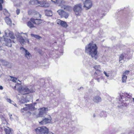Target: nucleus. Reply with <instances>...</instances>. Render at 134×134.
I'll return each instance as SVG.
<instances>
[{
	"label": "nucleus",
	"mask_w": 134,
	"mask_h": 134,
	"mask_svg": "<svg viewBox=\"0 0 134 134\" xmlns=\"http://www.w3.org/2000/svg\"><path fill=\"white\" fill-rule=\"evenodd\" d=\"M105 14H104L103 15H104V16H105Z\"/></svg>",
	"instance_id": "680f3d73"
},
{
	"label": "nucleus",
	"mask_w": 134,
	"mask_h": 134,
	"mask_svg": "<svg viewBox=\"0 0 134 134\" xmlns=\"http://www.w3.org/2000/svg\"><path fill=\"white\" fill-rule=\"evenodd\" d=\"M39 16L41 17V15L40 14H39Z\"/></svg>",
	"instance_id": "bf43d9fd"
},
{
	"label": "nucleus",
	"mask_w": 134,
	"mask_h": 134,
	"mask_svg": "<svg viewBox=\"0 0 134 134\" xmlns=\"http://www.w3.org/2000/svg\"><path fill=\"white\" fill-rule=\"evenodd\" d=\"M4 20L5 22L8 25H10L12 24V20L8 17H6L5 18Z\"/></svg>",
	"instance_id": "2eb2a0df"
},
{
	"label": "nucleus",
	"mask_w": 134,
	"mask_h": 134,
	"mask_svg": "<svg viewBox=\"0 0 134 134\" xmlns=\"http://www.w3.org/2000/svg\"><path fill=\"white\" fill-rule=\"evenodd\" d=\"M9 115L10 117V118H11V117L12 116V115L10 113H9Z\"/></svg>",
	"instance_id": "c03bdc74"
},
{
	"label": "nucleus",
	"mask_w": 134,
	"mask_h": 134,
	"mask_svg": "<svg viewBox=\"0 0 134 134\" xmlns=\"http://www.w3.org/2000/svg\"><path fill=\"white\" fill-rule=\"evenodd\" d=\"M31 36L32 37H35L37 39H40L41 38V37H40L39 36L37 35H34V34H31Z\"/></svg>",
	"instance_id": "a878e982"
},
{
	"label": "nucleus",
	"mask_w": 134,
	"mask_h": 134,
	"mask_svg": "<svg viewBox=\"0 0 134 134\" xmlns=\"http://www.w3.org/2000/svg\"><path fill=\"white\" fill-rule=\"evenodd\" d=\"M25 39L27 41V42L28 43H29V40L28 39Z\"/></svg>",
	"instance_id": "49530a36"
},
{
	"label": "nucleus",
	"mask_w": 134,
	"mask_h": 134,
	"mask_svg": "<svg viewBox=\"0 0 134 134\" xmlns=\"http://www.w3.org/2000/svg\"><path fill=\"white\" fill-rule=\"evenodd\" d=\"M36 103L35 102L34 103V105L36 104Z\"/></svg>",
	"instance_id": "603ef678"
},
{
	"label": "nucleus",
	"mask_w": 134,
	"mask_h": 134,
	"mask_svg": "<svg viewBox=\"0 0 134 134\" xmlns=\"http://www.w3.org/2000/svg\"><path fill=\"white\" fill-rule=\"evenodd\" d=\"M5 36H7V34L6 32H5Z\"/></svg>",
	"instance_id": "09e8293b"
},
{
	"label": "nucleus",
	"mask_w": 134,
	"mask_h": 134,
	"mask_svg": "<svg viewBox=\"0 0 134 134\" xmlns=\"http://www.w3.org/2000/svg\"><path fill=\"white\" fill-rule=\"evenodd\" d=\"M48 110V109L47 108L42 107L40 108L39 110V116L45 117Z\"/></svg>",
	"instance_id": "20e7f679"
},
{
	"label": "nucleus",
	"mask_w": 134,
	"mask_h": 134,
	"mask_svg": "<svg viewBox=\"0 0 134 134\" xmlns=\"http://www.w3.org/2000/svg\"><path fill=\"white\" fill-rule=\"evenodd\" d=\"M102 63H103V64H104V62H103L102 61Z\"/></svg>",
	"instance_id": "5fc2aeb1"
},
{
	"label": "nucleus",
	"mask_w": 134,
	"mask_h": 134,
	"mask_svg": "<svg viewBox=\"0 0 134 134\" xmlns=\"http://www.w3.org/2000/svg\"><path fill=\"white\" fill-rule=\"evenodd\" d=\"M27 26L30 28L34 27V25L30 21H29L27 23Z\"/></svg>",
	"instance_id": "393cba45"
},
{
	"label": "nucleus",
	"mask_w": 134,
	"mask_h": 134,
	"mask_svg": "<svg viewBox=\"0 0 134 134\" xmlns=\"http://www.w3.org/2000/svg\"><path fill=\"white\" fill-rule=\"evenodd\" d=\"M24 105L26 107L24 108L21 110V112H24V111H26L28 110H33L35 108L34 105H33L32 104H25Z\"/></svg>",
	"instance_id": "0eeeda50"
},
{
	"label": "nucleus",
	"mask_w": 134,
	"mask_h": 134,
	"mask_svg": "<svg viewBox=\"0 0 134 134\" xmlns=\"http://www.w3.org/2000/svg\"><path fill=\"white\" fill-rule=\"evenodd\" d=\"M3 89V87L1 86H0V90H2Z\"/></svg>",
	"instance_id": "79ce46f5"
},
{
	"label": "nucleus",
	"mask_w": 134,
	"mask_h": 134,
	"mask_svg": "<svg viewBox=\"0 0 134 134\" xmlns=\"http://www.w3.org/2000/svg\"><path fill=\"white\" fill-rule=\"evenodd\" d=\"M82 51L81 49H78L75 51V53L77 55H78L79 54L81 53Z\"/></svg>",
	"instance_id": "b1692460"
},
{
	"label": "nucleus",
	"mask_w": 134,
	"mask_h": 134,
	"mask_svg": "<svg viewBox=\"0 0 134 134\" xmlns=\"http://www.w3.org/2000/svg\"><path fill=\"white\" fill-rule=\"evenodd\" d=\"M130 71L129 70L126 71L124 74L126 75H128Z\"/></svg>",
	"instance_id": "4c0bfd02"
},
{
	"label": "nucleus",
	"mask_w": 134,
	"mask_h": 134,
	"mask_svg": "<svg viewBox=\"0 0 134 134\" xmlns=\"http://www.w3.org/2000/svg\"><path fill=\"white\" fill-rule=\"evenodd\" d=\"M7 101L8 102H9L10 103H14V102L12 101L10 99H7Z\"/></svg>",
	"instance_id": "f704fd0d"
},
{
	"label": "nucleus",
	"mask_w": 134,
	"mask_h": 134,
	"mask_svg": "<svg viewBox=\"0 0 134 134\" xmlns=\"http://www.w3.org/2000/svg\"><path fill=\"white\" fill-rule=\"evenodd\" d=\"M32 96H27L26 99L29 98L30 99L29 100L27 99L26 100V101L25 102L24 101V100L23 99H22L20 101L22 103H24L25 102H29V101H30V99H31L32 100Z\"/></svg>",
	"instance_id": "aec40b11"
},
{
	"label": "nucleus",
	"mask_w": 134,
	"mask_h": 134,
	"mask_svg": "<svg viewBox=\"0 0 134 134\" xmlns=\"http://www.w3.org/2000/svg\"><path fill=\"white\" fill-rule=\"evenodd\" d=\"M11 79L10 80L12 81L13 82H17L18 81H19V80L17 78L10 76Z\"/></svg>",
	"instance_id": "6ab92c4d"
},
{
	"label": "nucleus",
	"mask_w": 134,
	"mask_h": 134,
	"mask_svg": "<svg viewBox=\"0 0 134 134\" xmlns=\"http://www.w3.org/2000/svg\"><path fill=\"white\" fill-rule=\"evenodd\" d=\"M63 0H55V1H53V0H51L54 3H60L62 2Z\"/></svg>",
	"instance_id": "bb28decb"
},
{
	"label": "nucleus",
	"mask_w": 134,
	"mask_h": 134,
	"mask_svg": "<svg viewBox=\"0 0 134 134\" xmlns=\"http://www.w3.org/2000/svg\"><path fill=\"white\" fill-rule=\"evenodd\" d=\"M20 49L22 50L24 52H25V56L27 57V58H30L31 56V55L28 52V51L26 50L25 49L23 48V47H21Z\"/></svg>",
	"instance_id": "f8f14e48"
},
{
	"label": "nucleus",
	"mask_w": 134,
	"mask_h": 134,
	"mask_svg": "<svg viewBox=\"0 0 134 134\" xmlns=\"http://www.w3.org/2000/svg\"><path fill=\"white\" fill-rule=\"evenodd\" d=\"M61 55H62V53H61Z\"/></svg>",
	"instance_id": "e2e57ef3"
},
{
	"label": "nucleus",
	"mask_w": 134,
	"mask_h": 134,
	"mask_svg": "<svg viewBox=\"0 0 134 134\" xmlns=\"http://www.w3.org/2000/svg\"><path fill=\"white\" fill-rule=\"evenodd\" d=\"M1 47L0 46V51L1 50Z\"/></svg>",
	"instance_id": "4d7b16f0"
},
{
	"label": "nucleus",
	"mask_w": 134,
	"mask_h": 134,
	"mask_svg": "<svg viewBox=\"0 0 134 134\" xmlns=\"http://www.w3.org/2000/svg\"><path fill=\"white\" fill-rule=\"evenodd\" d=\"M47 129L46 127L43 126L41 127H38L35 129V130L37 134H44L46 131H47Z\"/></svg>",
	"instance_id": "39448f33"
},
{
	"label": "nucleus",
	"mask_w": 134,
	"mask_h": 134,
	"mask_svg": "<svg viewBox=\"0 0 134 134\" xmlns=\"http://www.w3.org/2000/svg\"><path fill=\"white\" fill-rule=\"evenodd\" d=\"M122 59H120V60H119V62H120V61H121Z\"/></svg>",
	"instance_id": "8fccbe9b"
},
{
	"label": "nucleus",
	"mask_w": 134,
	"mask_h": 134,
	"mask_svg": "<svg viewBox=\"0 0 134 134\" xmlns=\"http://www.w3.org/2000/svg\"><path fill=\"white\" fill-rule=\"evenodd\" d=\"M30 20L33 23L36 24H39L42 22V20L41 19L35 18H32Z\"/></svg>",
	"instance_id": "9d476101"
},
{
	"label": "nucleus",
	"mask_w": 134,
	"mask_h": 134,
	"mask_svg": "<svg viewBox=\"0 0 134 134\" xmlns=\"http://www.w3.org/2000/svg\"><path fill=\"white\" fill-rule=\"evenodd\" d=\"M2 3H0V10L1 11L2 10Z\"/></svg>",
	"instance_id": "ea45409f"
},
{
	"label": "nucleus",
	"mask_w": 134,
	"mask_h": 134,
	"mask_svg": "<svg viewBox=\"0 0 134 134\" xmlns=\"http://www.w3.org/2000/svg\"><path fill=\"white\" fill-rule=\"evenodd\" d=\"M39 100V99H37L36 100V101H38Z\"/></svg>",
	"instance_id": "3c124183"
},
{
	"label": "nucleus",
	"mask_w": 134,
	"mask_h": 134,
	"mask_svg": "<svg viewBox=\"0 0 134 134\" xmlns=\"http://www.w3.org/2000/svg\"><path fill=\"white\" fill-rule=\"evenodd\" d=\"M85 52L93 58L96 59L97 56V47L96 44L89 43L85 47Z\"/></svg>",
	"instance_id": "f257e3e1"
},
{
	"label": "nucleus",
	"mask_w": 134,
	"mask_h": 134,
	"mask_svg": "<svg viewBox=\"0 0 134 134\" xmlns=\"http://www.w3.org/2000/svg\"><path fill=\"white\" fill-rule=\"evenodd\" d=\"M103 73L105 76H106L108 77L109 76V73H107L105 71H104Z\"/></svg>",
	"instance_id": "c9c22d12"
},
{
	"label": "nucleus",
	"mask_w": 134,
	"mask_h": 134,
	"mask_svg": "<svg viewBox=\"0 0 134 134\" xmlns=\"http://www.w3.org/2000/svg\"><path fill=\"white\" fill-rule=\"evenodd\" d=\"M93 117H95V115H94H94H93Z\"/></svg>",
	"instance_id": "6e6d98bb"
},
{
	"label": "nucleus",
	"mask_w": 134,
	"mask_h": 134,
	"mask_svg": "<svg viewBox=\"0 0 134 134\" xmlns=\"http://www.w3.org/2000/svg\"><path fill=\"white\" fill-rule=\"evenodd\" d=\"M63 14H62L61 16L62 17H64L65 18H68L69 16V14L66 12H65L64 11V12H63Z\"/></svg>",
	"instance_id": "4be33fe9"
},
{
	"label": "nucleus",
	"mask_w": 134,
	"mask_h": 134,
	"mask_svg": "<svg viewBox=\"0 0 134 134\" xmlns=\"http://www.w3.org/2000/svg\"><path fill=\"white\" fill-rule=\"evenodd\" d=\"M44 134H54L52 132H49L48 130L47 129V131H46V132L44 133Z\"/></svg>",
	"instance_id": "72a5a7b5"
},
{
	"label": "nucleus",
	"mask_w": 134,
	"mask_h": 134,
	"mask_svg": "<svg viewBox=\"0 0 134 134\" xmlns=\"http://www.w3.org/2000/svg\"><path fill=\"white\" fill-rule=\"evenodd\" d=\"M127 76L123 74L122 78V82L123 83H125L127 79Z\"/></svg>",
	"instance_id": "412c9836"
},
{
	"label": "nucleus",
	"mask_w": 134,
	"mask_h": 134,
	"mask_svg": "<svg viewBox=\"0 0 134 134\" xmlns=\"http://www.w3.org/2000/svg\"><path fill=\"white\" fill-rule=\"evenodd\" d=\"M13 104H14V106H15L16 107H17V105L16 104V103H14H14H12Z\"/></svg>",
	"instance_id": "37998d69"
},
{
	"label": "nucleus",
	"mask_w": 134,
	"mask_h": 134,
	"mask_svg": "<svg viewBox=\"0 0 134 134\" xmlns=\"http://www.w3.org/2000/svg\"><path fill=\"white\" fill-rule=\"evenodd\" d=\"M126 94L128 96H129V97H128L129 98H130L131 96H129V94H128V93H126Z\"/></svg>",
	"instance_id": "de8ad7c7"
},
{
	"label": "nucleus",
	"mask_w": 134,
	"mask_h": 134,
	"mask_svg": "<svg viewBox=\"0 0 134 134\" xmlns=\"http://www.w3.org/2000/svg\"><path fill=\"white\" fill-rule=\"evenodd\" d=\"M18 90L23 95L35 92L34 88H32L29 89L28 86L25 85H20L18 88Z\"/></svg>",
	"instance_id": "f03ea898"
},
{
	"label": "nucleus",
	"mask_w": 134,
	"mask_h": 134,
	"mask_svg": "<svg viewBox=\"0 0 134 134\" xmlns=\"http://www.w3.org/2000/svg\"><path fill=\"white\" fill-rule=\"evenodd\" d=\"M81 88H82V90H83V87H80V89H81Z\"/></svg>",
	"instance_id": "864d4df0"
},
{
	"label": "nucleus",
	"mask_w": 134,
	"mask_h": 134,
	"mask_svg": "<svg viewBox=\"0 0 134 134\" xmlns=\"http://www.w3.org/2000/svg\"><path fill=\"white\" fill-rule=\"evenodd\" d=\"M8 129L5 128L4 130L6 134H12V132L10 129L8 127H7Z\"/></svg>",
	"instance_id": "a211bd4d"
},
{
	"label": "nucleus",
	"mask_w": 134,
	"mask_h": 134,
	"mask_svg": "<svg viewBox=\"0 0 134 134\" xmlns=\"http://www.w3.org/2000/svg\"><path fill=\"white\" fill-rule=\"evenodd\" d=\"M49 117L48 118H44L42 121L40 122H39L40 124L41 125H44L50 122L52 119L50 116H49Z\"/></svg>",
	"instance_id": "1a4fd4ad"
},
{
	"label": "nucleus",
	"mask_w": 134,
	"mask_h": 134,
	"mask_svg": "<svg viewBox=\"0 0 134 134\" xmlns=\"http://www.w3.org/2000/svg\"><path fill=\"white\" fill-rule=\"evenodd\" d=\"M57 23L58 24L62 26L66 27L68 26L66 23L64 21L61 20L59 19H58L57 20Z\"/></svg>",
	"instance_id": "9b49d317"
},
{
	"label": "nucleus",
	"mask_w": 134,
	"mask_h": 134,
	"mask_svg": "<svg viewBox=\"0 0 134 134\" xmlns=\"http://www.w3.org/2000/svg\"><path fill=\"white\" fill-rule=\"evenodd\" d=\"M102 99L101 98L98 96H96L93 97V100L94 102L98 103L101 101Z\"/></svg>",
	"instance_id": "ddd939ff"
},
{
	"label": "nucleus",
	"mask_w": 134,
	"mask_h": 134,
	"mask_svg": "<svg viewBox=\"0 0 134 134\" xmlns=\"http://www.w3.org/2000/svg\"><path fill=\"white\" fill-rule=\"evenodd\" d=\"M1 34V32L0 31V34Z\"/></svg>",
	"instance_id": "0e129e2a"
},
{
	"label": "nucleus",
	"mask_w": 134,
	"mask_h": 134,
	"mask_svg": "<svg viewBox=\"0 0 134 134\" xmlns=\"http://www.w3.org/2000/svg\"><path fill=\"white\" fill-rule=\"evenodd\" d=\"M53 0V1H54V0Z\"/></svg>",
	"instance_id": "338daca9"
},
{
	"label": "nucleus",
	"mask_w": 134,
	"mask_h": 134,
	"mask_svg": "<svg viewBox=\"0 0 134 134\" xmlns=\"http://www.w3.org/2000/svg\"><path fill=\"white\" fill-rule=\"evenodd\" d=\"M15 35L16 37L19 39V38H20V37H22V36H21L20 34L18 33H16L15 34Z\"/></svg>",
	"instance_id": "7c9ffc66"
},
{
	"label": "nucleus",
	"mask_w": 134,
	"mask_h": 134,
	"mask_svg": "<svg viewBox=\"0 0 134 134\" xmlns=\"http://www.w3.org/2000/svg\"><path fill=\"white\" fill-rule=\"evenodd\" d=\"M124 55L123 54H121L120 56L119 59H123L124 58Z\"/></svg>",
	"instance_id": "58836bf2"
},
{
	"label": "nucleus",
	"mask_w": 134,
	"mask_h": 134,
	"mask_svg": "<svg viewBox=\"0 0 134 134\" xmlns=\"http://www.w3.org/2000/svg\"><path fill=\"white\" fill-rule=\"evenodd\" d=\"M45 12L46 15L47 16H51L52 15V12L51 10H46Z\"/></svg>",
	"instance_id": "f3484780"
},
{
	"label": "nucleus",
	"mask_w": 134,
	"mask_h": 134,
	"mask_svg": "<svg viewBox=\"0 0 134 134\" xmlns=\"http://www.w3.org/2000/svg\"><path fill=\"white\" fill-rule=\"evenodd\" d=\"M61 7L62 8L68 11H70L71 10V8L70 6L63 5H61Z\"/></svg>",
	"instance_id": "4468645a"
},
{
	"label": "nucleus",
	"mask_w": 134,
	"mask_h": 134,
	"mask_svg": "<svg viewBox=\"0 0 134 134\" xmlns=\"http://www.w3.org/2000/svg\"><path fill=\"white\" fill-rule=\"evenodd\" d=\"M38 3L40 4V5H39V6L42 7V5H44V2L43 1L38 2Z\"/></svg>",
	"instance_id": "473e14b6"
},
{
	"label": "nucleus",
	"mask_w": 134,
	"mask_h": 134,
	"mask_svg": "<svg viewBox=\"0 0 134 134\" xmlns=\"http://www.w3.org/2000/svg\"><path fill=\"white\" fill-rule=\"evenodd\" d=\"M133 100H134V98H133Z\"/></svg>",
	"instance_id": "052dcab7"
},
{
	"label": "nucleus",
	"mask_w": 134,
	"mask_h": 134,
	"mask_svg": "<svg viewBox=\"0 0 134 134\" xmlns=\"http://www.w3.org/2000/svg\"><path fill=\"white\" fill-rule=\"evenodd\" d=\"M16 13L17 15H18L20 12V10L19 9H17L16 10Z\"/></svg>",
	"instance_id": "e433bc0d"
},
{
	"label": "nucleus",
	"mask_w": 134,
	"mask_h": 134,
	"mask_svg": "<svg viewBox=\"0 0 134 134\" xmlns=\"http://www.w3.org/2000/svg\"><path fill=\"white\" fill-rule=\"evenodd\" d=\"M18 40L20 42L22 45L23 44H24L25 41L22 37H20V38H19V39Z\"/></svg>",
	"instance_id": "5701e85b"
},
{
	"label": "nucleus",
	"mask_w": 134,
	"mask_h": 134,
	"mask_svg": "<svg viewBox=\"0 0 134 134\" xmlns=\"http://www.w3.org/2000/svg\"><path fill=\"white\" fill-rule=\"evenodd\" d=\"M94 67L96 70V71L95 72L94 74V77L96 80H97V81L99 82L100 80L102 79L101 72L100 71V66L99 65H96Z\"/></svg>",
	"instance_id": "7ed1b4c3"
},
{
	"label": "nucleus",
	"mask_w": 134,
	"mask_h": 134,
	"mask_svg": "<svg viewBox=\"0 0 134 134\" xmlns=\"http://www.w3.org/2000/svg\"><path fill=\"white\" fill-rule=\"evenodd\" d=\"M92 6V3L91 0H85L84 2V7L86 10H88L91 8Z\"/></svg>",
	"instance_id": "6e6552de"
},
{
	"label": "nucleus",
	"mask_w": 134,
	"mask_h": 134,
	"mask_svg": "<svg viewBox=\"0 0 134 134\" xmlns=\"http://www.w3.org/2000/svg\"><path fill=\"white\" fill-rule=\"evenodd\" d=\"M4 40L6 43H8L9 44V46L11 47L12 44H11V41L10 38H4Z\"/></svg>",
	"instance_id": "dca6fc26"
},
{
	"label": "nucleus",
	"mask_w": 134,
	"mask_h": 134,
	"mask_svg": "<svg viewBox=\"0 0 134 134\" xmlns=\"http://www.w3.org/2000/svg\"><path fill=\"white\" fill-rule=\"evenodd\" d=\"M64 11L62 10H59L57 12L61 16H62V14H63V12H64Z\"/></svg>",
	"instance_id": "c85d7f7f"
},
{
	"label": "nucleus",
	"mask_w": 134,
	"mask_h": 134,
	"mask_svg": "<svg viewBox=\"0 0 134 134\" xmlns=\"http://www.w3.org/2000/svg\"><path fill=\"white\" fill-rule=\"evenodd\" d=\"M82 1H83V0H81Z\"/></svg>",
	"instance_id": "69168bd1"
},
{
	"label": "nucleus",
	"mask_w": 134,
	"mask_h": 134,
	"mask_svg": "<svg viewBox=\"0 0 134 134\" xmlns=\"http://www.w3.org/2000/svg\"><path fill=\"white\" fill-rule=\"evenodd\" d=\"M26 34V35H27V34L26 33H25V34Z\"/></svg>",
	"instance_id": "13d9d810"
},
{
	"label": "nucleus",
	"mask_w": 134,
	"mask_h": 134,
	"mask_svg": "<svg viewBox=\"0 0 134 134\" xmlns=\"http://www.w3.org/2000/svg\"><path fill=\"white\" fill-rule=\"evenodd\" d=\"M5 62L6 63V64H4L5 62H3L2 63L3 64H4V65H7L8 63L7 62Z\"/></svg>",
	"instance_id": "a19ab883"
},
{
	"label": "nucleus",
	"mask_w": 134,
	"mask_h": 134,
	"mask_svg": "<svg viewBox=\"0 0 134 134\" xmlns=\"http://www.w3.org/2000/svg\"><path fill=\"white\" fill-rule=\"evenodd\" d=\"M82 6L81 4L76 5L74 7L73 9L76 15H80L82 10Z\"/></svg>",
	"instance_id": "423d86ee"
},
{
	"label": "nucleus",
	"mask_w": 134,
	"mask_h": 134,
	"mask_svg": "<svg viewBox=\"0 0 134 134\" xmlns=\"http://www.w3.org/2000/svg\"><path fill=\"white\" fill-rule=\"evenodd\" d=\"M9 37L11 39H14L15 38V37L14 36V35L12 34V33L9 32Z\"/></svg>",
	"instance_id": "cd10ccee"
},
{
	"label": "nucleus",
	"mask_w": 134,
	"mask_h": 134,
	"mask_svg": "<svg viewBox=\"0 0 134 134\" xmlns=\"http://www.w3.org/2000/svg\"><path fill=\"white\" fill-rule=\"evenodd\" d=\"M49 5V4L48 3H46L44 2V5H42V7H48Z\"/></svg>",
	"instance_id": "c756f323"
},
{
	"label": "nucleus",
	"mask_w": 134,
	"mask_h": 134,
	"mask_svg": "<svg viewBox=\"0 0 134 134\" xmlns=\"http://www.w3.org/2000/svg\"><path fill=\"white\" fill-rule=\"evenodd\" d=\"M4 11L5 12L4 13V14L5 15H7L8 16L9 15V14L8 13L7 10H6V9H4Z\"/></svg>",
	"instance_id": "2f4dec72"
},
{
	"label": "nucleus",
	"mask_w": 134,
	"mask_h": 134,
	"mask_svg": "<svg viewBox=\"0 0 134 134\" xmlns=\"http://www.w3.org/2000/svg\"><path fill=\"white\" fill-rule=\"evenodd\" d=\"M0 2L1 3H3V0H0Z\"/></svg>",
	"instance_id": "a18cd8bd"
}]
</instances>
